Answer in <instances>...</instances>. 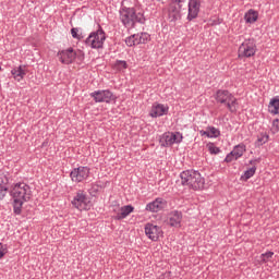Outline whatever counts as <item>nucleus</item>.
Returning a JSON list of instances; mask_svg holds the SVG:
<instances>
[{"label":"nucleus","instance_id":"f257e3e1","mask_svg":"<svg viewBox=\"0 0 279 279\" xmlns=\"http://www.w3.org/2000/svg\"><path fill=\"white\" fill-rule=\"evenodd\" d=\"M10 193L13 199V213L14 215H21L23 204L32 199V187L25 182H19L13 185Z\"/></svg>","mask_w":279,"mask_h":279},{"label":"nucleus","instance_id":"f03ea898","mask_svg":"<svg viewBox=\"0 0 279 279\" xmlns=\"http://www.w3.org/2000/svg\"><path fill=\"white\" fill-rule=\"evenodd\" d=\"M120 21L126 29H134L136 23L140 25H145L147 19H145V13L143 11H136L135 8H130L122 5L119 10Z\"/></svg>","mask_w":279,"mask_h":279},{"label":"nucleus","instance_id":"7ed1b4c3","mask_svg":"<svg viewBox=\"0 0 279 279\" xmlns=\"http://www.w3.org/2000/svg\"><path fill=\"white\" fill-rule=\"evenodd\" d=\"M183 186H189L193 191H202L206 184V179L197 170H185L180 174Z\"/></svg>","mask_w":279,"mask_h":279},{"label":"nucleus","instance_id":"20e7f679","mask_svg":"<svg viewBox=\"0 0 279 279\" xmlns=\"http://www.w3.org/2000/svg\"><path fill=\"white\" fill-rule=\"evenodd\" d=\"M217 104H222L232 113L236 112V98L228 89H218L215 94Z\"/></svg>","mask_w":279,"mask_h":279},{"label":"nucleus","instance_id":"39448f33","mask_svg":"<svg viewBox=\"0 0 279 279\" xmlns=\"http://www.w3.org/2000/svg\"><path fill=\"white\" fill-rule=\"evenodd\" d=\"M104 43H106V32L101 26H98V29L92 32L85 39V45L92 49H104Z\"/></svg>","mask_w":279,"mask_h":279},{"label":"nucleus","instance_id":"423d86ee","mask_svg":"<svg viewBox=\"0 0 279 279\" xmlns=\"http://www.w3.org/2000/svg\"><path fill=\"white\" fill-rule=\"evenodd\" d=\"M256 41L254 40V38H248L240 45L238 56L240 59L253 58V56H256Z\"/></svg>","mask_w":279,"mask_h":279},{"label":"nucleus","instance_id":"0eeeda50","mask_svg":"<svg viewBox=\"0 0 279 279\" xmlns=\"http://www.w3.org/2000/svg\"><path fill=\"white\" fill-rule=\"evenodd\" d=\"M96 104H111L117 101V96L110 89L95 90L89 94Z\"/></svg>","mask_w":279,"mask_h":279},{"label":"nucleus","instance_id":"6e6552de","mask_svg":"<svg viewBox=\"0 0 279 279\" xmlns=\"http://www.w3.org/2000/svg\"><path fill=\"white\" fill-rule=\"evenodd\" d=\"M184 136H182V133L180 132H167L163 133L160 137V145L161 147H171L172 145L180 144Z\"/></svg>","mask_w":279,"mask_h":279},{"label":"nucleus","instance_id":"1a4fd4ad","mask_svg":"<svg viewBox=\"0 0 279 279\" xmlns=\"http://www.w3.org/2000/svg\"><path fill=\"white\" fill-rule=\"evenodd\" d=\"M90 175V168L81 166L78 168H74L71 173L70 178L72 182H84V180H88V177Z\"/></svg>","mask_w":279,"mask_h":279},{"label":"nucleus","instance_id":"9d476101","mask_svg":"<svg viewBox=\"0 0 279 279\" xmlns=\"http://www.w3.org/2000/svg\"><path fill=\"white\" fill-rule=\"evenodd\" d=\"M72 206L77 208V210H87L88 209V196L82 190H80L72 201Z\"/></svg>","mask_w":279,"mask_h":279},{"label":"nucleus","instance_id":"9b49d317","mask_svg":"<svg viewBox=\"0 0 279 279\" xmlns=\"http://www.w3.org/2000/svg\"><path fill=\"white\" fill-rule=\"evenodd\" d=\"M58 58L61 64H73L77 58V52L73 48H68L58 52Z\"/></svg>","mask_w":279,"mask_h":279},{"label":"nucleus","instance_id":"f8f14e48","mask_svg":"<svg viewBox=\"0 0 279 279\" xmlns=\"http://www.w3.org/2000/svg\"><path fill=\"white\" fill-rule=\"evenodd\" d=\"M145 234L150 239V241H158V239H160V234H162V228L154 223H146Z\"/></svg>","mask_w":279,"mask_h":279},{"label":"nucleus","instance_id":"ddd939ff","mask_svg":"<svg viewBox=\"0 0 279 279\" xmlns=\"http://www.w3.org/2000/svg\"><path fill=\"white\" fill-rule=\"evenodd\" d=\"M165 208H167V202L165 198L158 197L155 201L148 203L145 210L148 213H160V210H165Z\"/></svg>","mask_w":279,"mask_h":279},{"label":"nucleus","instance_id":"4468645a","mask_svg":"<svg viewBox=\"0 0 279 279\" xmlns=\"http://www.w3.org/2000/svg\"><path fill=\"white\" fill-rule=\"evenodd\" d=\"M199 8H202V1L199 0L189 1L187 21H194V19H197V16H199Z\"/></svg>","mask_w":279,"mask_h":279},{"label":"nucleus","instance_id":"2eb2a0df","mask_svg":"<svg viewBox=\"0 0 279 279\" xmlns=\"http://www.w3.org/2000/svg\"><path fill=\"white\" fill-rule=\"evenodd\" d=\"M167 112H169V107L162 104H155L151 107L149 116L153 117V119H158V117H163Z\"/></svg>","mask_w":279,"mask_h":279},{"label":"nucleus","instance_id":"dca6fc26","mask_svg":"<svg viewBox=\"0 0 279 279\" xmlns=\"http://www.w3.org/2000/svg\"><path fill=\"white\" fill-rule=\"evenodd\" d=\"M168 223L171 228H180L182 223V211L172 210L168 216Z\"/></svg>","mask_w":279,"mask_h":279},{"label":"nucleus","instance_id":"f3484780","mask_svg":"<svg viewBox=\"0 0 279 279\" xmlns=\"http://www.w3.org/2000/svg\"><path fill=\"white\" fill-rule=\"evenodd\" d=\"M258 162H260V158L250 160V165H252V168L244 171V174L241 177L244 182H247L250 178H254V174L256 173V165H258Z\"/></svg>","mask_w":279,"mask_h":279},{"label":"nucleus","instance_id":"a211bd4d","mask_svg":"<svg viewBox=\"0 0 279 279\" xmlns=\"http://www.w3.org/2000/svg\"><path fill=\"white\" fill-rule=\"evenodd\" d=\"M131 213H134V206L125 205L120 208V211L114 216L116 221H122L130 216Z\"/></svg>","mask_w":279,"mask_h":279},{"label":"nucleus","instance_id":"6ab92c4d","mask_svg":"<svg viewBox=\"0 0 279 279\" xmlns=\"http://www.w3.org/2000/svg\"><path fill=\"white\" fill-rule=\"evenodd\" d=\"M25 69H26L25 65H20L17 68H14L11 71V73H12L14 80H16V82H21V80H23V77H25V75H27V71Z\"/></svg>","mask_w":279,"mask_h":279},{"label":"nucleus","instance_id":"aec40b11","mask_svg":"<svg viewBox=\"0 0 279 279\" xmlns=\"http://www.w3.org/2000/svg\"><path fill=\"white\" fill-rule=\"evenodd\" d=\"M268 112L270 114H279V96H275L268 104Z\"/></svg>","mask_w":279,"mask_h":279},{"label":"nucleus","instance_id":"412c9836","mask_svg":"<svg viewBox=\"0 0 279 279\" xmlns=\"http://www.w3.org/2000/svg\"><path fill=\"white\" fill-rule=\"evenodd\" d=\"M244 20L246 21V23H256L258 21V13L257 11L250 9L245 15H244Z\"/></svg>","mask_w":279,"mask_h":279},{"label":"nucleus","instance_id":"4be33fe9","mask_svg":"<svg viewBox=\"0 0 279 279\" xmlns=\"http://www.w3.org/2000/svg\"><path fill=\"white\" fill-rule=\"evenodd\" d=\"M244 151H246L245 144H239L234 146L233 150H231V153L234 155V160H239V158L243 156Z\"/></svg>","mask_w":279,"mask_h":279},{"label":"nucleus","instance_id":"5701e85b","mask_svg":"<svg viewBox=\"0 0 279 279\" xmlns=\"http://www.w3.org/2000/svg\"><path fill=\"white\" fill-rule=\"evenodd\" d=\"M9 184H10V174L0 173V187L8 189Z\"/></svg>","mask_w":279,"mask_h":279},{"label":"nucleus","instance_id":"b1692460","mask_svg":"<svg viewBox=\"0 0 279 279\" xmlns=\"http://www.w3.org/2000/svg\"><path fill=\"white\" fill-rule=\"evenodd\" d=\"M269 142V134L267 133H262L258 137H257V142L256 145L257 147H260L263 145H265V143Z\"/></svg>","mask_w":279,"mask_h":279},{"label":"nucleus","instance_id":"393cba45","mask_svg":"<svg viewBox=\"0 0 279 279\" xmlns=\"http://www.w3.org/2000/svg\"><path fill=\"white\" fill-rule=\"evenodd\" d=\"M207 149L209 151V154L214 155V156H217V154H221V148L220 147H217L215 145V143H208L207 144Z\"/></svg>","mask_w":279,"mask_h":279},{"label":"nucleus","instance_id":"a878e982","mask_svg":"<svg viewBox=\"0 0 279 279\" xmlns=\"http://www.w3.org/2000/svg\"><path fill=\"white\" fill-rule=\"evenodd\" d=\"M207 130L210 134V138H219V136H221V131L215 126H207Z\"/></svg>","mask_w":279,"mask_h":279},{"label":"nucleus","instance_id":"bb28decb","mask_svg":"<svg viewBox=\"0 0 279 279\" xmlns=\"http://www.w3.org/2000/svg\"><path fill=\"white\" fill-rule=\"evenodd\" d=\"M274 257V252L268 251L266 253H263L259 256L260 263H269V260H271V258Z\"/></svg>","mask_w":279,"mask_h":279},{"label":"nucleus","instance_id":"cd10ccee","mask_svg":"<svg viewBox=\"0 0 279 279\" xmlns=\"http://www.w3.org/2000/svg\"><path fill=\"white\" fill-rule=\"evenodd\" d=\"M270 132H271V134H278V132H279V119L278 118L272 120V125L270 128Z\"/></svg>","mask_w":279,"mask_h":279},{"label":"nucleus","instance_id":"c85d7f7f","mask_svg":"<svg viewBox=\"0 0 279 279\" xmlns=\"http://www.w3.org/2000/svg\"><path fill=\"white\" fill-rule=\"evenodd\" d=\"M149 40H150V35L148 33L140 34V43H142V45L149 43Z\"/></svg>","mask_w":279,"mask_h":279},{"label":"nucleus","instance_id":"c756f323","mask_svg":"<svg viewBox=\"0 0 279 279\" xmlns=\"http://www.w3.org/2000/svg\"><path fill=\"white\" fill-rule=\"evenodd\" d=\"M134 36H129V37H126V39H125V45L128 46V47H135L136 46V44L134 43Z\"/></svg>","mask_w":279,"mask_h":279},{"label":"nucleus","instance_id":"7c9ffc66","mask_svg":"<svg viewBox=\"0 0 279 279\" xmlns=\"http://www.w3.org/2000/svg\"><path fill=\"white\" fill-rule=\"evenodd\" d=\"M8 254V246L3 243H0V258H3Z\"/></svg>","mask_w":279,"mask_h":279},{"label":"nucleus","instance_id":"2f4dec72","mask_svg":"<svg viewBox=\"0 0 279 279\" xmlns=\"http://www.w3.org/2000/svg\"><path fill=\"white\" fill-rule=\"evenodd\" d=\"M116 66H117V69H128V62L122 61V60H118L116 62Z\"/></svg>","mask_w":279,"mask_h":279},{"label":"nucleus","instance_id":"473e14b6","mask_svg":"<svg viewBox=\"0 0 279 279\" xmlns=\"http://www.w3.org/2000/svg\"><path fill=\"white\" fill-rule=\"evenodd\" d=\"M77 32H80V29L73 27V28L71 29V35H72L73 38H76V40H81L82 37L80 36V34H77Z\"/></svg>","mask_w":279,"mask_h":279},{"label":"nucleus","instance_id":"72a5a7b5","mask_svg":"<svg viewBox=\"0 0 279 279\" xmlns=\"http://www.w3.org/2000/svg\"><path fill=\"white\" fill-rule=\"evenodd\" d=\"M8 195V187H0V199H3Z\"/></svg>","mask_w":279,"mask_h":279},{"label":"nucleus","instance_id":"f704fd0d","mask_svg":"<svg viewBox=\"0 0 279 279\" xmlns=\"http://www.w3.org/2000/svg\"><path fill=\"white\" fill-rule=\"evenodd\" d=\"M132 36H134L133 40H134L135 45H142V43H141V34H134Z\"/></svg>","mask_w":279,"mask_h":279},{"label":"nucleus","instance_id":"c9c22d12","mask_svg":"<svg viewBox=\"0 0 279 279\" xmlns=\"http://www.w3.org/2000/svg\"><path fill=\"white\" fill-rule=\"evenodd\" d=\"M232 160H234V154H232V151L230 154L227 155V157L225 158V162H232Z\"/></svg>","mask_w":279,"mask_h":279},{"label":"nucleus","instance_id":"e433bc0d","mask_svg":"<svg viewBox=\"0 0 279 279\" xmlns=\"http://www.w3.org/2000/svg\"><path fill=\"white\" fill-rule=\"evenodd\" d=\"M199 134L201 136H207V138H210V131H204V130H201L199 131Z\"/></svg>","mask_w":279,"mask_h":279},{"label":"nucleus","instance_id":"4c0bfd02","mask_svg":"<svg viewBox=\"0 0 279 279\" xmlns=\"http://www.w3.org/2000/svg\"><path fill=\"white\" fill-rule=\"evenodd\" d=\"M169 12H173V17H175V15L180 12L178 11V9H175V7H173V4L170 5Z\"/></svg>","mask_w":279,"mask_h":279},{"label":"nucleus","instance_id":"58836bf2","mask_svg":"<svg viewBox=\"0 0 279 279\" xmlns=\"http://www.w3.org/2000/svg\"><path fill=\"white\" fill-rule=\"evenodd\" d=\"M184 1H186V0H172V3H178L179 10H180L182 8L181 3H184Z\"/></svg>","mask_w":279,"mask_h":279}]
</instances>
